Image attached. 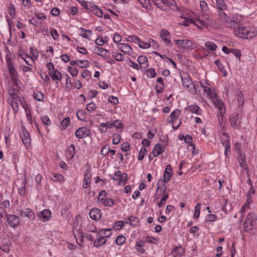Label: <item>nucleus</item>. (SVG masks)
<instances>
[{
	"instance_id": "obj_45",
	"label": "nucleus",
	"mask_w": 257,
	"mask_h": 257,
	"mask_svg": "<svg viewBox=\"0 0 257 257\" xmlns=\"http://www.w3.org/2000/svg\"><path fill=\"white\" fill-rule=\"evenodd\" d=\"M152 1L156 5V6L158 8H159L164 11H166L167 10L164 0H152Z\"/></svg>"
},
{
	"instance_id": "obj_13",
	"label": "nucleus",
	"mask_w": 257,
	"mask_h": 257,
	"mask_svg": "<svg viewBox=\"0 0 257 257\" xmlns=\"http://www.w3.org/2000/svg\"><path fill=\"white\" fill-rule=\"evenodd\" d=\"M230 125L235 129H239L241 127V121L238 120V113H233L230 114L229 118Z\"/></svg>"
},
{
	"instance_id": "obj_9",
	"label": "nucleus",
	"mask_w": 257,
	"mask_h": 257,
	"mask_svg": "<svg viewBox=\"0 0 257 257\" xmlns=\"http://www.w3.org/2000/svg\"><path fill=\"white\" fill-rule=\"evenodd\" d=\"M112 179L114 181H117L118 185H124L126 184L127 180V174L126 173H122L119 170L115 172Z\"/></svg>"
},
{
	"instance_id": "obj_10",
	"label": "nucleus",
	"mask_w": 257,
	"mask_h": 257,
	"mask_svg": "<svg viewBox=\"0 0 257 257\" xmlns=\"http://www.w3.org/2000/svg\"><path fill=\"white\" fill-rule=\"evenodd\" d=\"M237 152L238 153V161L239 166L241 167L243 172H244L246 174L248 175V169L245 161V155L240 149H238L237 150Z\"/></svg>"
},
{
	"instance_id": "obj_17",
	"label": "nucleus",
	"mask_w": 257,
	"mask_h": 257,
	"mask_svg": "<svg viewBox=\"0 0 257 257\" xmlns=\"http://www.w3.org/2000/svg\"><path fill=\"white\" fill-rule=\"evenodd\" d=\"M160 36L164 43L168 46L172 47V43L171 41V36L168 31L165 29L161 30L160 32Z\"/></svg>"
},
{
	"instance_id": "obj_48",
	"label": "nucleus",
	"mask_w": 257,
	"mask_h": 257,
	"mask_svg": "<svg viewBox=\"0 0 257 257\" xmlns=\"http://www.w3.org/2000/svg\"><path fill=\"white\" fill-rule=\"evenodd\" d=\"M97 233L98 235L103 236V237H105L106 239L111 235V229L107 228L101 229V230L99 231Z\"/></svg>"
},
{
	"instance_id": "obj_61",
	"label": "nucleus",
	"mask_w": 257,
	"mask_h": 257,
	"mask_svg": "<svg viewBox=\"0 0 257 257\" xmlns=\"http://www.w3.org/2000/svg\"><path fill=\"white\" fill-rule=\"evenodd\" d=\"M24 59H22L23 60L26 64L28 66H32L34 64L35 61L33 60L29 55H27L26 57H24Z\"/></svg>"
},
{
	"instance_id": "obj_37",
	"label": "nucleus",
	"mask_w": 257,
	"mask_h": 257,
	"mask_svg": "<svg viewBox=\"0 0 257 257\" xmlns=\"http://www.w3.org/2000/svg\"><path fill=\"white\" fill-rule=\"evenodd\" d=\"M111 55L112 58L117 62H121L124 60V55L121 52H112Z\"/></svg>"
},
{
	"instance_id": "obj_21",
	"label": "nucleus",
	"mask_w": 257,
	"mask_h": 257,
	"mask_svg": "<svg viewBox=\"0 0 257 257\" xmlns=\"http://www.w3.org/2000/svg\"><path fill=\"white\" fill-rule=\"evenodd\" d=\"M137 61L140 66L141 69L144 70L148 68V60L147 56L144 55H140L138 57Z\"/></svg>"
},
{
	"instance_id": "obj_62",
	"label": "nucleus",
	"mask_w": 257,
	"mask_h": 257,
	"mask_svg": "<svg viewBox=\"0 0 257 257\" xmlns=\"http://www.w3.org/2000/svg\"><path fill=\"white\" fill-rule=\"evenodd\" d=\"M121 140V135L119 134L115 133L112 136V143L114 145L118 144Z\"/></svg>"
},
{
	"instance_id": "obj_56",
	"label": "nucleus",
	"mask_w": 257,
	"mask_h": 257,
	"mask_svg": "<svg viewBox=\"0 0 257 257\" xmlns=\"http://www.w3.org/2000/svg\"><path fill=\"white\" fill-rule=\"evenodd\" d=\"M30 57L33 60L36 61L38 58V52L36 49L34 48L33 47L30 48Z\"/></svg>"
},
{
	"instance_id": "obj_23",
	"label": "nucleus",
	"mask_w": 257,
	"mask_h": 257,
	"mask_svg": "<svg viewBox=\"0 0 257 257\" xmlns=\"http://www.w3.org/2000/svg\"><path fill=\"white\" fill-rule=\"evenodd\" d=\"M101 211L98 208H94L89 212L90 217L94 220H98L101 217Z\"/></svg>"
},
{
	"instance_id": "obj_18",
	"label": "nucleus",
	"mask_w": 257,
	"mask_h": 257,
	"mask_svg": "<svg viewBox=\"0 0 257 257\" xmlns=\"http://www.w3.org/2000/svg\"><path fill=\"white\" fill-rule=\"evenodd\" d=\"M7 220L9 225L13 228H16L18 227L21 222L20 219L17 216L13 214H10L8 215Z\"/></svg>"
},
{
	"instance_id": "obj_38",
	"label": "nucleus",
	"mask_w": 257,
	"mask_h": 257,
	"mask_svg": "<svg viewBox=\"0 0 257 257\" xmlns=\"http://www.w3.org/2000/svg\"><path fill=\"white\" fill-rule=\"evenodd\" d=\"M33 98L38 101H43L45 96L42 91L35 90L33 92Z\"/></svg>"
},
{
	"instance_id": "obj_20",
	"label": "nucleus",
	"mask_w": 257,
	"mask_h": 257,
	"mask_svg": "<svg viewBox=\"0 0 257 257\" xmlns=\"http://www.w3.org/2000/svg\"><path fill=\"white\" fill-rule=\"evenodd\" d=\"M173 175V169L170 165H168L165 169L163 175V182L165 183L168 182Z\"/></svg>"
},
{
	"instance_id": "obj_22",
	"label": "nucleus",
	"mask_w": 257,
	"mask_h": 257,
	"mask_svg": "<svg viewBox=\"0 0 257 257\" xmlns=\"http://www.w3.org/2000/svg\"><path fill=\"white\" fill-rule=\"evenodd\" d=\"M51 216V212L48 209H44L38 215L39 218L43 222L48 221Z\"/></svg>"
},
{
	"instance_id": "obj_63",
	"label": "nucleus",
	"mask_w": 257,
	"mask_h": 257,
	"mask_svg": "<svg viewBox=\"0 0 257 257\" xmlns=\"http://www.w3.org/2000/svg\"><path fill=\"white\" fill-rule=\"evenodd\" d=\"M126 240L125 237L122 235H118L115 239V243L119 245H122Z\"/></svg>"
},
{
	"instance_id": "obj_16",
	"label": "nucleus",
	"mask_w": 257,
	"mask_h": 257,
	"mask_svg": "<svg viewBox=\"0 0 257 257\" xmlns=\"http://www.w3.org/2000/svg\"><path fill=\"white\" fill-rule=\"evenodd\" d=\"M20 136L23 144L26 148H28L31 144V140L28 131L25 127L21 128Z\"/></svg>"
},
{
	"instance_id": "obj_8",
	"label": "nucleus",
	"mask_w": 257,
	"mask_h": 257,
	"mask_svg": "<svg viewBox=\"0 0 257 257\" xmlns=\"http://www.w3.org/2000/svg\"><path fill=\"white\" fill-rule=\"evenodd\" d=\"M242 17L239 14H234L231 18H229L227 26L230 28L236 29L239 24L242 21Z\"/></svg>"
},
{
	"instance_id": "obj_29",
	"label": "nucleus",
	"mask_w": 257,
	"mask_h": 257,
	"mask_svg": "<svg viewBox=\"0 0 257 257\" xmlns=\"http://www.w3.org/2000/svg\"><path fill=\"white\" fill-rule=\"evenodd\" d=\"M11 89L10 90V94L11 96L18 97L17 94L20 89V85L21 84V81L18 82L17 84L15 83H13Z\"/></svg>"
},
{
	"instance_id": "obj_27",
	"label": "nucleus",
	"mask_w": 257,
	"mask_h": 257,
	"mask_svg": "<svg viewBox=\"0 0 257 257\" xmlns=\"http://www.w3.org/2000/svg\"><path fill=\"white\" fill-rule=\"evenodd\" d=\"M49 74L52 80L56 81V84H57L58 81L62 79L61 74L57 69L51 72H49Z\"/></svg>"
},
{
	"instance_id": "obj_5",
	"label": "nucleus",
	"mask_w": 257,
	"mask_h": 257,
	"mask_svg": "<svg viewBox=\"0 0 257 257\" xmlns=\"http://www.w3.org/2000/svg\"><path fill=\"white\" fill-rule=\"evenodd\" d=\"M7 67L9 70L11 79L13 83H15L16 84L18 82L21 81L18 72L14 66V64L10 59H7Z\"/></svg>"
},
{
	"instance_id": "obj_11",
	"label": "nucleus",
	"mask_w": 257,
	"mask_h": 257,
	"mask_svg": "<svg viewBox=\"0 0 257 257\" xmlns=\"http://www.w3.org/2000/svg\"><path fill=\"white\" fill-rule=\"evenodd\" d=\"M211 100L213 102L215 107L218 109L219 116H223L225 110L223 101L218 98L217 94L215 96L214 98H211Z\"/></svg>"
},
{
	"instance_id": "obj_6",
	"label": "nucleus",
	"mask_w": 257,
	"mask_h": 257,
	"mask_svg": "<svg viewBox=\"0 0 257 257\" xmlns=\"http://www.w3.org/2000/svg\"><path fill=\"white\" fill-rule=\"evenodd\" d=\"M255 219V215L254 213L250 212L247 214L243 223L244 230L246 232L250 231L253 229Z\"/></svg>"
},
{
	"instance_id": "obj_40",
	"label": "nucleus",
	"mask_w": 257,
	"mask_h": 257,
	"mask_svg": "<svg viewBox=\"0 0 257 257\" xmlns=\"http://www.w3.org/2000/svg\"><path fill=\"white\" fill-rule=\"evenodd\" d=\"M154 42V40L151 39H150L147 42H145L144 41H142L140 39L139 42H138L137 44L139 45V47L142 49H148L151 47V42Z\"/></svg>"
},
{
	"instance_id": "obj_30",
	"label": "nucleus",
	"mask_w": 257,
	"mask_h": 257,
	"mask_svg": "<svg viewBox=\"0 0 257 257\" xmlns=\"http://www.w3.org/2000/svg\"><path fill=\"white\" fill-rule=\"evenodd\" d=\"M18 97L11 96V98H9L8 102L10 105L13 108L14 111L15 112H17L19 109V104L17 101Z\"/></svg>"
},
{
	"instance_id": "obj_57",
	"label": "nucleus",
	"mask_w": 257,
	"mask_h": 257,
	"mask_svg": "<svg viewBox=\"0 0 257 257\" xmlns=\"http://www.w3.org/2000/svg\"><path fill=\"white\" fill-rule=\"evenodd\" d=\"M76 116L80 120H84L86 118V113L83 110H78L76 112Z\"/></svg>"
},
{
	"instance_id": "obj_2",
	"label": "nucleus",
	"mask_w": 257,
	"mask_h": 257,
	"mask_svg": "<svg viewBox=\"0 0 257 257\" xmlns=\"http://www.w3.org/2000/svg\"><path fill=\"white\" fill-rule=\"evenodd\" d=\"M234 35L242 39H252L257 35L255 29L250 27L239 26L234 29Z\"/></svg>"
},
{
	"instance_id": "obj_59",
	"label": "nucleus",
	"mask_w": 257,
	"mask_h": 257,
	"mask_svg": "<svg viewBox=\"0 0 257 257\" xmlns=\"http://www.w3.org/2000/svg\"><path fill=\"white\" fill-rule=\"evenodd\" d=\"M140 38L135 35L128 36L125 38V40L127 42H130L132 43H135L136 44H138L139 42Z\"/></svg>"
},
{
	"instance_id": "obj_54",
	"label": "nucleus",
	"mask_w": 257,
	"mask_h": 257,
	"mask_svg": "<svg viewBox=\"0 0 257 257\" xmlns=\"http://www.w3.org/2000/svg\"><path fill=\"white\" fill-rule=\"evenodd\" d=\"M70 123V119L69 117H66L64 119H63L60 123V128L61 130H65L66 129Z\"/></svg>"
},
{
	"instance_id": "obj_58",
	"label": "nucleus",
	"mask_w": 257,
	"mask_h": 257,
	"mask_svg": "<svg viewBox=\"0 0 257 257\" xmlns=\"http://www.w3.org/2000/svg\"><path fill=\"white\" fill-rule=\"evenodd\" d=\"M67 70L72 77L76 76L78 74V70L77 68L75 67L68 66L67 68Z\"/></svg>"
},
{
	"instance_id": "obj_36",
	"label": "nucleus",
	"mask_w": 257,
	"mask_h": 257,
	"mask_svg": "<svg viewBox=\"0 0 257 257\" xmlns=\"http://www.w3.org/2000/svg\"><path fill=\"white\" fill-rule=\"evenodd\" d=\"M108 38L107 36L102 37L101 36H99L95 40V43L100 46H103L105 44L108 42Z\"/></svg>"
},
{
	"instance_id": "obj_42",
	"label": "nucleus",
	"mask_w": 257,
	"mask_h": 257,
	"mask_svg": "<svg viewBox=\"0 0 257 257\" xmlns=\"http://www.w3.org/2000/svg\"><path fill=\"white\" fill-rule=\"evenodd\" d=\"M215 65L218 67V69L222 72V75L225 77L227 76V72L224 67L223 65L220 63L219 59H216L214 61Z\"/></svg>"
},
{
	"instance_id": "obj_46",
	"label": "nucleus",
	"mask_w": 257,
	"mask_h": 257,
	"mask_svg": "<svg viewBox=\"0 0 257 257\" xmlns=\"http://www.w3.org/2000/svg\"><path fill=\"white\" fill-rule=\"evenodd\" d=\"M216 5L217 9L220 11L226 10L227 8L224 0H216Z\"/></svg>"
},
{
	"instance_id": "obj_55",
	"label": "nucleus",
	"mask_w": 257,
	"mask_h": 257,
	"mask_svg": "<svg viewBox=\"0 0 257 257\" xmlns=\"http://www.w3.org/2000/svg\"><path fill=\"white\" fill-rule=\"evenodd\" d=\"M23 108L25 109V114H26V117H27L28 122L31 124H32L33 119H32V117L31 114L30 110L28 108V106H24Z\"/></svg>"
},
{
	"instance_id": "obj_47",
	"label": "nucleus",
	"mask_w": 257,
	"mask_h": 257,
	"mask_svg": "<svg viewBox=\"0 0 257 257\" xmlns=\"http://www.w3.org/2000/svg\"><path fill=\"white\" fill-rule=\"evenodd\" d=\"M52 177H51V179L53 181H58L60 182L64 181V177L61 174L53 173H52Z\"/></svg>"
},
{
	"instance_id": "obj_26",
	"label": "nucleus",
	"mask_w": 257,
	"mask_h": 257,
	"mask_svg": "<svg viewBox=\"0 0 257 257\" xmlns=\"http://www.w3.org/2000/svg\"><path fill=\"white\" fill-rule=\"evenodd\" d=\"M11 246L9 240L4 239L0 241V249L5 252H9Z\"/></svg>"
},
{
	"instance_id": "obj_28",
	"label": "nucleus",
	"mask_w": 257,
	"mask_h": 257,
	"mask_svg": "<svg viewBox=\"0 0 257 257\" xmlns=\"http://www.w3.org/2000/svg\"><path fill=\"white\" fill-rule=\"evenodd\" d=\"M183 138H184V141L186 143L188 144V149L192 150V153L193 154L194 153L195 146L194 144L192 143V138L190 135H187L185 137L183 136Z\"/></svg>"
},
{
	"instance_id": "obj_3",
	"label": "nucleus",
	"mask_w": 257,
	"mask_h": 257,
	"mask_svg": "<svg viewBox=\"0 0 257 257\" xmlns=\"http://www.w3.org/2000/svg\"><path fill=\"white\" fill-rule=\"evenodd\" d=\"M200 87L203 89L200 94L202 98L205 97L211 100V98H214L217 95L213 86L206 80L200 82Z\"/></svg>"
},
{
	"instance_id": "obj_39",
	"label": "nucleus",
	"mask_w": 257,
	"mask_h": 257,
	"mask_svg": "<svg viewBox=\"0 0 257 257\" xmlns=\"http://www.w3.org/2000/svg\"><path fill=\"white\" fill-rule=\"evenodd\" d=\"M163 149L161 148V145L157 144L154 147L152 154L154 157H157L159 156L162 152Z\"/></svg>"
},
{
	"instance_id": "obj_33",
	"label": "nucleus",
	"mask_w": 257,
	"mask_h": 257,
	"mask_svg": "<svg viewBox=\"0 0 257 257\" xmlns=\"http://www.w3.org/2000/svg\"><path fill=\"white\" fill-rule=\"evenodd\" d=\"M84 237L86 238L87 240H88L89 241H94L93 237H92V236L91 235V234H89V233H87V232H84L83 234H81L80 235V237L79 238V241H78V239H76L77 243L80 246H82V244H83V238Z\"/></svg>"
},
{
	"instance_id": "obj_24",
	"label": "nucleus",
	"mask_w": 257,
	"mask_h": 257,
	"mask_svg": "<svg viewBox=\"0 0 257 257\" xmlns=\"http://www.w3.org/2000/svg\"><path fill=\"white\" fill-rule=\"evenodd\" d=\"M93 52L95 54L104 58L106 56V53H108L109 51L100 47L95 46L93 49Z\"/></svg>"
},
{
	"instance_id": "obj_43",
	"label": "nucleus",
	"mask_w": 257,
	"mask_h": 257,
	"mask_svg": "<svg viewBox=\"0 0 257 257\" xmlns=\"http://www.w3.org/2000/svg\"><path fill=\"white\" fill-rule=\"evenodd\" d=\"M218 18L220 19L222 22L225 23L226 25L227 24L229 17L227 14L223 12V11H220L218 12Z\"/></svg>"
},
{
	"instance_id": "obj_4",
	"label": "nucleus",
	"mask_w": 257,
	"mask_h": 257,
	"mask_svg": "<svg viewBox=\"0 0 257 257\" xmlns=\"http://www.w3.org/2000/svg\"><path fill=\"white\" fill-rule=\"evenodd\" d=\"M116 47L118 50L124 55L135 58L136 54L130 45L125 43H121L117 44Z\"/></svg>"
},
{
	"instance_id": "obj_25",
	"label": "nucleus",
	"mask_w": 257,
	"mask_h": 257,
	"mask_svg": "<svg viewBox=\"0 0 257 257\" xmlns=\"http://www.w3.org/2000/svg\"><path fill=\"white\" fill-rule=\"evenodd\" d=\"M0 206L2 208H0V218L3 217L6 213V209H9L10 206V201L8 200H5L3 202L1 203Z\"/></svg>"
},
{
	"instance_id": "obj_60",
	"label": "nucleus",
	"mask_w": 257,
	"mask_h": 257,
	"mask_svg": "<svg viewBox=\"0 0 257 257\" xmlns=\"http://www.w3.org/2000/svg\"><path fill=\"white\" fill-rule=\"evenodd\" d=\"M90 66V62L88 60H78V67L81 68H86Z\"/></svg>"
},
{
	"instance_id": "obj_41",
	"label": "nucleus",
	"mask_w": 257,
	"mask_h": 257,
	"mask_svg": "<svg viewBox=\"0 0 257 257\" xmlns=\"http://www.w3.org/2000/svg\"><path fill=\"white\" fill-rule=\"evenodd\" d=\"M75 154V149L73 144H71L68 148L67 152V157L71 160L72 159Z\"/></svg>"
},
{
	"instance_id": "obj_31",
	"label": "nucleus",
	"mask_w": 257,
	"mask_h": 257,
	"mask_svg": "<svg viewBox=\"0 0 257 257\" xmlns=\"http://www.w3.org/2000/svg\"><path fill=\"white\" fill-rule=\"evenodd\" d=\"M91 178V174L90 173V172H89V171H86L85 173L84 178L83 182V187L84 189L88 188L90 187Z\"/></svg>"
},
{
	"instance_id": "obj_51",
	"label": "nucleus",
	"mask_w": 257,
	"mask_h": 257,
	"mask_svg": "<svg viewBox=\"0 0 257 257\" xmlns=\"http://www.w3.org/2000/svg\"><path fill=\"white\" fill-rule=\"evenodd\" d=\"M97 109V106L95 102H91L86 106V109L90 113L93 112Z\"/></svg>"
},
{
	"instance_id": "obj_1",
	"label": "nucleus",
	"mask_w": 257,
	"mask_h": 257,
	"mask_svg": "<svg viewBox=\"0 0 257 257\" xmlns=\"http://www.w3.org/2000/svg\"><path fill=\"white\" fill-rule=\"evenodd\" d=\"M180 18L182 19L181 24L184 26H188L193 24L200 29L207 28L212 23L210 17L207 15L197 16L192 11L188 9L182 10Z\"/></svg>"
},
{
	"instance_id": "obj_52",
	"label": "nucleus",
	"mask_w": 257,
	"mask_h": 257,
	"mask_svg": "<svg viewBox=\"0 0 257 257\" xmlns=\"http://www.w3.org/2000/svg\"><path fill=\"white\" fill-rule=\"evenodd\" d=\"M112 124L113 127H114L116 130L122 131L124 128L123 124L121 122V121L119 119H116L113 120L112 121Z\"/></svg>"
},
{
	"instance_id": "obj_35",
	"label": "nucleus",
	"mask_w": 257,
	"mask_h": 257,
	"mask_svg": "<svg viewBox=\"0 0 257 257\" xmlns=\"http://www.w3.org/2000/svg\"><path fill=\"white\" fill-rule=\"evenodd\" d=\"M27 184V181L26 177L23 179V182L22 186L18 188V193L22 196H24L26 195L27 190L26 186Z\"/></svg>"
},
{
	"instance_id": "obj_50",
	"label": "nucleus",
	"mask_w": 257,
	"mask_h": 257,
	"mask_svg": "<svg viewBox=\"0 0 257 257\" xmlns=\"http://www.w3.org/2000/svg\"><path fill=\"white\" fill-rule=\"evenodd\" d=\"M92 35V32L90 30H85L83 28L81 29L80 36L82 37L89 39Z\"/></svg>"
},
{
	"instance_id": "obj_44",
	"label": "nucleus",
	"mask_w": 257,
	"mask_h": 257,
	"mask_svg": "<svg viewBox=\"0 0 257 257\" xmlns=\"http://www.w3.org/2000/svg\"><path fill=\"white\" fill-rule=\"evenodd\" d=\"M144 244L145 243L142 240L138 241L136 243L135 248L139 253H144L145 252Z\"/></svg>"
},
{
	"instance_id": "obj_19",
	"label": "nucleus",
	"mask_w": 257,
	"mask_h": 257,
	"mask_svg": "<svg viewBox=\"0 0 257 257\" xmlns=\"http://www.w3.org/2000/svg\"><path fill=\"white\" fill-rule=\"evenodd\" d=\"M185 111L190 113H194L197 115H201L203 113L202 109L197 104H191L185 108Z\"/></svg>"
},
{
	"instance_id": "obj_64",
	"label": "nucleus",
	"mask_w": 257,
	"mask_h": 257,
	"mask_svg": "<svg viewBox=\"0 0 257 257\" xmlns=\"http://www.w3.org/2000/svg\"><path fill=\"white\" fill-rule=\"evenodd\" d=\"M205 46L209 50L211 51H214L217 48V45L213 42H207L205 43Z\"/></svg>"
},
{
	"instance_id": "obj_12",
	"label": "nucleus",
	"mask_w": 257,
	"mask_h": 257,
	"mask_svg": "<svg viewBox=\"0 0 257 257\" xmlns=\"http://www.w3.org/2000/svg\"><path fill=\"white\" fill-rule=\"evenodd\" d=\"M181 115V110L179 109H176L171 112L170 117L168 118V121L172 123L173 128L174 129H178L181 124V121H179V123L177 126H175L176 121L178 119V117Z\"/></svg>"
},
{
	"instance_id": "obj_32",
	"label": "nucleus",
	"mask_w": 257,
	"mask_h": 257,
	"mask_svg": "<svg viewBox=\"0 0 257 257\" xmlns=\"http://www.w3.org/2000/svg\"><path fill=\"white\" fill-rule=\"evenodd\" d=\"M96 237L97 238L93 241V245L94 246L99 247L105 244L106 242V239L105 237H103V236L98 235V233H97Z\"/></svg>"
},
{
	"instance_id": "obj_14",
	"label": "nucleus",
	"mask_w": 257,
	"mask_h": 257,
	"mask_svg": "<svg viewBox=\"0 0 257 257\" xmlns=\"http://www.w3.org/2000/svg\"><path fill=\"white\" fill-rule=\"evenodd\" d=\"M75 135L78 139H83L89 137L91 135V131L86 127H80L76 130Z\"/></svg>"
},
{
	"instance_id": "obj_7",
	"label": "nucleus",
	"mask_w": 257,
	"mask_h": 257,
	"mask_svg": "<svg viewBox=\"0 0 257 257\" xmlns=\"http://www.w3.org/2000/svg\"><path fill=\"white\" fill-rule=\"evenodd\" d=\"M175 44L182 48H187L190 50L194 49L197 47V45L192 41L188 39L176 40Z\"/></svg>"
},
{
	"instance_id": "obj_49",
	"label": "nucleus",
	"mask_w": 257,
	"mask_h": 257,
	"mask_svg": "<svg viewBox=\"0 0 257 257\" xmlns=\"http://www.w3.org/2000/svg\"><path fill=\"white\" fill-rule=\"evenodd\" d=\"M201 204L200 203H197L195 207V212L193 216L194 219H197L200 214Z\"/></svg>"
},
{
	"instance_id": "obj_53",
	"label": "nucleus",
	"mask_w": 257,
	"mask_h": 257,
	"mask_svg": "<svg viewBox=\"0 0 257 257\" xmlns=\"http://www.w3.org/2000/svg\"><path fill=\"white\" fill-rule=\"evenodd\" d=\"M100 203L103 204L105 206L112 207L114 205V202L113 199L111 198H106L104 199V200Z\"/></svg>"
},
{
	"instance_id": "obj_34",
	"label": "nucleus",
	"mask_w": 257,
	"mask_h": 257,
	"mask_svg": "<svg viewBox=\"0 0 257 257\" xmlns=\"http://www.w3.org/2000/svg\"><path fill=\"white\" fill-rule=\"evenodd\" d=\"M21 215H24L31 220H34L35 218V215L34 211L29 208H27L24 211H21Z\"/></svg>"
},
{
	"instance_id": "obj_15",
	"label": "nucleus",
	"mask_w": 257,
	"mask_h": 257,
	"mask_svg": "<svg viewBox=\"0 0 257 257\" xmlns=\"http://www.w3.org/2000/svg\"><path fill=\"white\" fill-rule=\"evenodd\" d=\"M182 83L184 87L188 88H191L193 86V82L191 77L187 73H183L180 74Z\"/></svg>"
}]
</instances>
